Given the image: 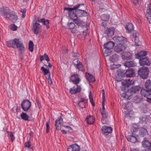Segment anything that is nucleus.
Listing matches in <instances>:
<instances>
[{
    "instance_id": "48",
    "label": "nucleus",
    "mask_w": 151,
    "mask_h": 151,
    "mask_svg": "<svg viewBox=\"0 0 151 151\" xmlns=\"http://www.w3.org/2000/svg\"><path fill=\"white\" fill-rule=\"evenodd\" d=\"M47 79L48 80V82L49 84L51 85L52 83V82L51 79L50 74H48V76L46 77Z\"/></svg>"
},
{
    "instance_id": "35",
    "label": "nucleus",
    "mask_w": 151,
    "mask_h": 151,
    "mask_svg": "<svg viewBox=\"0 0 151 151\" xmlns=\"http://www.w3.org/2000/svg\"><path fill=\"white\" fill-rule=\"evenodd\" d=\"M115 29L114 27L108 28L105 32V34L112 35L114 33Z\"/></svg>"
},
{
    "instance_id": "49",
    "label": "nucleus",
    "mask_w": 151,
    "mask_h": 151,
    "mask_svg": "<svg viewBox=\"0 0 151 151\" xmlns=\"http://www.w3.org/2000/svg\"><path fill=\"white\" fill-rule=\"evenodd\" d=\"M111 55V51L110 50L106 49L104 53V56H107Z\"/></svg>"
},
{
    "instance_id": "26",
    "label": "nucleus",
    "mask_w": 151,
    "mask_h": 151,
    "mask_svg": "<svg viewBox=\"0 0 151 151\" xmlns=\"http://www.w3.org/2000/svg\"><path fill=\"white\" fill-rule=\"evenodd\" d=\"M147 54V52L145 51H142L135 55L136 58L139 59L146 56Z\"/></svg>"
},
{
    "instance_id": "44",
    "label": "nucleus",
    "mask_w": 151,
    "mask_h": 151,
    "mask_svg": "<svg viewBox=\"0 0 151 151\" xmlns=\"http://www.w3.org/2000/svg\"><path fill=\"white\" fill-rule=\"evenodd\" d=\"M105 95H103L102 97V109L101 110V111H106L104 106L105 105Z\"/></svg>"
},
{
    "instance_id": "62",
    "label": "nucleus",
    "mask_w": 151,
    "mask_h": 151,
    "mask_svg": "<svg viewBox=\"0 0 151 151\" xmlns=\"http://www.w3.org/2000/svg\"><path fill=\"white\" fill-rule=\"evenodd\" d=\"M131 1L134 4H136L138 2V0H131Z\"/></svg>"
},
{
    "instance_id": "10",
    "label": "nucleus",
    "mask_w": 151,
    "mask_h": 151,
    "mask_svg": "<svg viewBox=\"0 0 151 151\" xmlns=\"http://www.w3.org/2000/svg\"><path fill=\"white\" fill-rule=\"evenodd\" d=\"M63 116L61 114L60 117L58 118L55 121V126L56 130H60L61 128V126L63 125V119L61 118Z\"/></svg>"
},
{
    "instance_id": "45",
    "label": "nucleus",
    "mask_w": 151,
    "mask_h": 151,
    "mask_svg": "<svg viewBox=\"0 0 151 151\" xmlns=\"http://www.w3.org/2000/svg\"><path fill=\"white\" fill-rule=\"evenodd\" d=\"M77 17L73 20V21L76 23L77 25H80L82 23V21H81L80 19L78 18Z\"/></svg>"
},
{
    "instance_id": "42",
    "label": "nucleus",
    "mask_w": 151,
    "mask_h": 151,
    "mask_svg": "<svg viewBox=\"0 0 151 151\" xmlns=\"http://www.w3.org/2000/svg\"><path fill=\"white\" fill-rule=\"evenodd\" d=\"M21 118L24 120L29 121V116H28L26 113L24 112H22L21 114Z\"/></svg>"
},
{
    "instance_id": "17",
    "label": "nucleus",
    "mask_w": 151,
    "mask_h": 151,
    "mask_svg": "<svg viewBox=\"0 0 151 151\" xmlns=\"http://www.w3.org/2000/svg\"><path fill=\"white\" fill-rule=\"evenodd\" d=\"M146 17L149 23L151 24V4H149L148 5Z\"/></svg>"
},
{
    "instance_id": "58",
    "label": "nucleus",
    "mask_w": 151,
    "mask_h": 151,
    "mask_svg": "<svg viewBox=\"0 0 151 151\" xmlns=\"http://www.w3.org/2000/svg\"><path fill=\"white\" fill-rule=\"evenodd\" d=\"M145 151H151V145L147 147L145 149Z\"/></svg>"
},
{
    "instance_id": "19",
    "label": "nucleus",
    "mask_w": 151,
    "mask_h": 151,
    "mask_svg": "<svg viewBox=\"0 0 151 151\" xmlns=\"http://www.w3.org/2000/svg\"><path fill=\"white\" fill-rule=\"evenodd\" d=\"M81 86L76 85L71 88L70 90V92L71 94L77 93L81 91Z\"/></svg>"
},
{
    "instance_id": "37",
    "label": "nucleus",
    "mask_w": 151,
    "mask_h": 151,
    "mask_svg": "<svg viewBox=\"0 0 151 151\" xmlns=\"http://www.w3.org/2000/svg\"><path fill=\"white\" fill-rule=\"evenodd\" d=\"M17 48H19V50L21 53L23 52L25 50V48L24 45L21 42L17 46Z\"/></svg>"
},
{
    "instance_id": "33",
    "label": "nucleus",
    "mask_w": 151,
    "mask_h": 151,
    "mask_svg": "<svg viewBox=\"0 0 151 151\" xmlns=\"http://www.w3.org/2000/svg\"><path fill=\"white\" fill-rule=\"evenodd\" d=\"M86 120L87 123L89 124H93L95 121L93 117L91 115L88 116L86 119Z\"/></svg>"
},
{
    "instance_id": "21",
    "label": "nucleus",
    "mask_w": 151,
    "mask_h": 151,
    "mask_svg": "<svg viewBox=\"0 0 151 151\" xmlns=\"http://www.w3.org/2000/svg\"><path fill=\"white\" fill-rule=\"evenodd\" d=\"M139 33L136 32H135L133 34V36L135 38V45L136 46H139L141 44V42L139 40Z\"/></svg>"
},
{
    "instance_id": "8",
    "label": "nucleus",
    "mask_w": 151,
    "mask_h": 151,
    "mask_svg": "<svg viewBox=\"0 0 151 151\" xmlns=\"http://www.w3.org/2000/svg\"><path fill=\"white\" fill-rule=\"evenodd\" d=\"M113 39L117 43L124 45L127 42V39L123 36H116L114 37Z\"/></svg>"
},
{
    "instance_id": "54",
    "label": "nucleus",
    "mask_w": 151,
    "mask_h": 151,
    "mask_svg": "<svg viewBox=\"0 0 151 151\" xmlns=\"http://www.w3.org/2000/svg\"><path fill=\"white\" fill-rule=\"evenodd\" d=\"M144 96L147 98V101L151 103V95H144Z\"/></svg>"
},
{
    "instance_id": "41",
    "label": "nucleus",
    "mask_w": 151,
    "mask_h": 151,
    "mask_svg": "<svg viewBox=\"0 0 151 151\" xmlns=\"http://www.w3.org/2000/svg\"><path fill=\"white\" fill-rule=\"evenodd\" d=\"M142 100L141 97H139L137 95H136L134 98L133 101L136 103H139Z\"/></svg>"
},
{
    "instance_id": "24",
    "label": "nucleus",
    "mask_w": 151,
    "mask_h": 151,
    "mask_svg": "<svg viewBox=\"0 0 151 151\" xmlns=\"http://www.w3.org/2000/svg\"><path fill=\"white\" fill-rule=\"evenodd\" d=\"M71 80L72 82L75 84H77L80 82V79L77 74L72 75L71 77Z\"/></svg>"
},
{
    "instance_id": "52",
    "label": "nucleus",
    "mask_w": 151,
    "mask_h": 151,
    "mask_svg": "<svg viewBox=\"0 0 151 151\" xmlns=\"http://www.w3.org/2000/svg\"><path fill=\"white\" fill-rule=\"evenodd\" d=\"M140 93L141 94H146L147 93H148V91L147 89L145 90V88H142Z\"/></svg>"
},
{
    "instance_id": "4",
    "label": "nucleus",
    "mask_w": 151,
    "mask_h": 151,
    "mask_svg": "<svg viewBox=\"0 0 151 151\" xmlns=\"http://www.w3.org/2000/svg\"><path fill=\"white\" fill-rule=\"evenodd\" d=\"M20 42L19 39L15 38L7 41L6 44L8 47L15 49L17 48V46Z\"/></svg>"
},
{
    "instance_id": "15",
    "label": "nucleus",
    "mask_w": 151,
    "mask_h": 151,
    "mask_svg": "<svg viewBox=\"0 0 151 151\" xmlns=\"http://www.w3.org/2000/svg\"><path fill=\"white\" fill-rule=\"evenodd\" d=\"M139 63L141 66L144 65H149L150 64V62L147 57L140 59L139 60Z\"/></svg>"
},
{
    "instance_id": "32",
    "label": "nucleus",
    "mask_w": 151,
    "mask_h": 151,
    "mask_svg": "<svg viewBox=\"0 0 151 151\" xmlns=\"http://www.w3.org/2000/svg\"><path fill=\"white\" fill-rule=\"evenodd\" d=\"M145 86L147 90L148 93H151V82L149 80H147L145 83Z\"/></svg>"
},
{
    "instance_id": "25",
    "label": "nucleus",
    "mask_w": 151,
    "mask_h": 151,
    "mask_svg": "<svg viewBox=\"0 0 151 151\" xmlns=\"http://www.w3.org/2000/svg\"><path fill=\"white\" fill-rule=\"evenodd\" d=\"M37 20L38 22H40L43 24L46 25L47 29L49 27L48 25L49 22L48 20L45 19V18L41 19L40 18H38L37 19Z\"/></svg>"
},
{
    "instance_id": "57",
    "label": "nucleus",
    "mask_w": 151,
    "mask_h": 151,
    "mask_svg": "<svg viewBox=\"0 0 151 151\" xmlns=\"http://www.w3.org/2000/svg\"><path fill=\"white\" fill-rule=\"evenodd\" d=\"M117 56L116 55H113L112 56V58H111V60H112L113 61H114L115 60H116V59H117Z\"/></svg>"
},
{
    "instance_id": "50",
    "label": "nucleus",
    "mask_w": 151,
    "mask_h": 151,
    "mask_svg": "<svg viewBox=\"0 0 151 151\" xmlns=\"http://www.w3.org/2000/svg\"><path fill=\"white\" fill-rule=\"evenodd\" d=\"M17 27L14 24H12L10 26V29L13 31L16 30Z\"/></svg>"
},
{
    "instance_id": "51",
    "label": "nucleus",
    "mask_w": 151,
    "mask_h": 151,
    "mask_svg": "<svg viewBox=\"0 0 151 151\" xmlns=\"http://www.w3.org/2000/svg\"><path fill=\"white\" fill-rule=\"evenodd\" d=\"M90 101L92 105L93 106H95V104L93 100V96L92 95H89Z\"/></svg>"
},
{
    "instance_id": "7",
    "label": "nucleus",
    "mask_w": 151,
    "mask_h": 151,
    "mask_svg": "<svg viewBox=\"0 0 151 151\" xmlns=\"http://www.w3.org/2000/svg\"><path fill=\"white\" fill-rule=\"evenodd\" d=\"M31 103L28 100L23 101L21 104V106L24 111H27L31 106Z\"/></svg>"
},
{
    "instance_id": "53",
    "label": "nucleus",
    "mask_w": 151,
    "mask_h": 151,
    "mask_svg": "<svg viewBox=\"0 0 151 151\" xmlns=\"http://www.w3.org/2000/svg\"><path fill=\"white\" fill-rule=\"evenodd\" d=\"M132 95H130L129 96H128V95H122V96L126 100H129L131 99Z\"/></svg>"
},
{
    "instance_id": "60",
    "label": "nucleus",
    "mask_w": 151,
    "mask_h": 151,
    "mask_svg": "<svg viewBox=\"0 0 151 151\" xmlns=\"http://www.w3.org/2000/svg\"><path fill=\"white\" fill-rule=\"evenodd\" d=\"M8 135H9L10 137L13 136V134L12 132H7Z\"/></svg>"
},
{
    "instance_id": "20",
    "label": "nucleus",
    "mask_w": 151,
    "mask_h": 151,
    "mask_svg": "<svg viewBox=\"0 0 151 151\" xmlns=\"http://www.w3.org/2000/svg\"><path fill=\"white\" fill-rule=\"evenodd\" d=\"M114 43L113 42L110 41L104 45V49L107 50H111L114 47Z\"/></svg>"
},
{
    "instance_id": "22",
    "label": "nucleus",
    "mask_w": 151,
    "mask_h": 151,
    "mask_svg": "<svg viewBox=\"0 0 151 151\" xmlns=\"http://www.w3.org/2000/svg\"><path fill=\"white\" fill-rule=\"evenodd\" d=\"M134 70L132 68H129L126 71L125 74L126 76L133 77L135 76Z\"/></svg>"
},
{
    "instance_id": "63",
    "label": "nucleus",
    "mask_w": 151,
    "mask_h": 151,
    "mask_svg": "<svg viewBox=\"0 0 151 151\" xmlns=\"http://www.w3.org/2000/svg\"><path fill=\"white\" fill-rule=\"evenodd\" d=\"M48 63V66L50 68H51L52 67V65L49 62H47Z\"/></svg>"
},
{
    "instance_id": "36",
    "label": "nucleus",
    "mask_w": 151,
    "mask_h": 151,
    "mask_svg": "<svg viewBox=\"0 0 151 151\" xmlns=\"http://www.w3.org/2000/svg\"><path fill=\"white\" fill-rule=\"evenodd\" d=\"M139 126L135 124H133L131 129V131L132 133H135L139 130Z\"/></svg>"
},
{
    "instance_id": "12",
    "label": "nucleus",
    "mask_w": 151,
    "mask_h": 151,
    "mask_svg": "<svg viewBox=\"0 0 151 151\" xmlns=\"http://www.w3.org/2000/svg\"><path fill=\"white\" fill-rule=\"evenodd\" d=\"M41 26L37 22H35L32 24V29L36 35H37L41 31Z\"/></svg>"
},
{
    "instance_id": "34",
    "label": "nucleus",
    "mask_w": 151,
    "mask_h": 151,
    "mask_svg": "<svg viewBox=\"0 0 151 151\" xmlns=\"http://www.w3.org/2000/svg\"><path fill=\"white\" fill-rule=\"evenodd\" d=\"M127 139L128 141L132 143H135L137 141L136 137L133 136V135H131L127 137Z\"/></svg>"
},
{
    "instance_id": "47",
    "label": "nucleus",
    "mask_w": 151,
    "mask_h": 151,
    "mask_svg": "<svg viewBox=\"0 0 151 151\" xmlns=\"http://www.w3.org/2000/svg\"><path fill=\"white\" fill-rule=\"evenodd\" d=\"M102 117L104 118H107L108 116V114L106 111H101Z\"/></svg>"
},
{
    "instance_id": "16",
    "label": "nucleus",
    "mask_w": 151,
    "mask_h": 151,
    "mask_svg": "<svg viewBox=\"0 0 151 151\" xmlns=\"http://www.w3.org/2000/svg\"><path fill=\"white\" fill-rule=\"evenodd\" d=\"M73 64L76 68L78 69L79 70L83 71V70L81 63L78 59H75L74 60Z\"/></svg>"
},
{
    "instance_id": "11",
    "label": "nucleus",
    "mask_w": 151,
    "mask_h": 151,
    "mask_svg": "<svg viewBox=\"0 0 151 151\" xmlns=\"http://www.w3.org/2000/svg\"><path fill=\"white\" fill-rule=\"evenodd\" d=\"M139 134L140 137H145L144 139H147L146 137L148 135V133L147 128H146L145 125L143 127L140 128Z\"/></svg>"
},
{
    "instance_id": "59",
    "label": "nucleus",
    "mask_w": 151,
    "mask_h": 151,
    "mask_svg": "<svg viewBox=\"0 0 151 151\" xmlns=\"http://www.w3.org/2000/svg\"><path fill=\"white\" fill-rule=\"evenodd\" d=\"M20 12L22 13H26V9L25 8L21 9H20Z\"/></svg>"
},
{
    "instance_id": "5",
    "label": "nucleus",
    "mask_w": 151,
    "mask_h": 151,
    "mask_svg": "<svg viewBox=\"0 0 151 151\" xmlns=\"http://www.w3.org/2000/svg\"><path fill=\"white\" fill-rule=\"evenodd\" d=\"M122 83L121 89L122 91H125L126 88H128L131 85L134 84V81L131 79L123 80L122 81Z\"/></svg>"
},
{
    "instance_id": "6",
    "label": "nucleus",
    "mask_w": 151,
    "mask_h": 151,
    "mask_svg": "<svg viewBox=\"0 0 151 151\" xmlns=\"http://www.w3.org/2000/svg\"><path fill=\"white\" fill-rule=\"evenodd\" d=\"M80 4L81 6L79 8L75 9V12L76 13L77 16L78 17H82L87 16V13L84 10V9L85 8V6L83 4Z\"/></svg>"
},
{
    "instance_id": "55",
    "label": "nucleus",
    "mask_w": 151,
    "mask_h": 151,
    "mask_svg": "<svg viewBox=\"0 0 151 151\" xmlns=\"http://www.w3.org/2000/svg\"><path fill=\"white\" fill-rule=\"evenodd\" d=\"M46 133H48L50 128L49 123V122H47L46 123Z\"/></svg>"
},
{
    "instance_id": "27",
    "label": "nucleus",
    "mask_w": 151,
    "mask_h": 151,
    "mask_svg": "<svg viewBox=\"0 0 151 151\" xmlns=\"http://www.w3.org/2000/svg\"><path fill=\"white\" fill-rule=\"evenodd\" d=\"M86 78L90 82H93L95 81V77L92 75L88 73L87 72L86 73Z\"/></svg>"
},
{
    "instance_id": "18",
    "label": "nucleus",
    "mask_w": 151,
    "mask_h": 151,
    "mask_svg": "<svg viewBox=\"0 0 151 151\" xmlns=\"http://www.w3.org/2000/svg\"><path fill=\"white\" fill-rule=\"evenodd\" d=\"M68 27L73 33L77 32L78 31L77 27H76L75 24L73 23L70 22L68 23Z\"/></svg>"
},
{
    "instance_id": "9",
    "label": "nucleus",
    "mask_w": 151,
    "mask_h": 151,
    "mask_svg": "<svg viewBox=\"0 0 151 151\" xmlns=\"http://www.w3.org/2000/svg\"><path fill=\"white\" fill-rule=\"evenodd\" d=\"M87 102L88 99L79 96L77 104L79 107L83 108L85 107L86 104L87 103Z\"/></svg>"
},
{
    "instance_id": "29",
    "label": "nucleus",
    "mask_w": 151,
    "mask_h": 151,
    "mask_svg": "<svg viewBox=\"0 0 151 151\" xmlns=\"http://www.w3.org/2000/svg\"><path fill=\"white\" fill-rule=\"evenodd\" d=\"M124 66L128 68L134 67L136 66L137 64L133 61H127L124 63Z\"/></svg>"
},
{
    "instance_id": "38",
    "label": "nucleus",
    "mask_w": 151,
    "mask_h": 151,
    "mask_svg": "<svg viewBox=\"0 0 151 151\" xmlns=\"http://www.w3.org/2000/svg\"><path fill=\"white\" fill-rule=\"evenodd\" d=\"M40 70L43 72L44 75L46 77L48 76V74H50L49 69L45 68L44 67H42L41 68Z\"/></svg>"
},
{
    "instance_id": "46",
    "label": "nucleus",
    "mask_w": 151,
    "mask_h": 151,
    "mask_svg": "<svg viewBox=\"0 0 151 151\" xmlns=\"http://www.w3.org/2000/svg\"><path fill=\"white\" fill-rule=\"evenodd\" d=\"M33 42L32 41H29V50L31 52L33 51Z\"/></svg>"
},
{
    "instance_id": "61",
    "label": "nucleus",
    "mask_w": 151,
    "mask_h": 151,
    "mask_svg": "<svg viewBox=\"0 0 151 151\" xmlns=\"http://www.w3.org/2000/svg\"><path fill=\"white\" fill-rule=\"evenodd\" d=\"M36 101H37V105H38L39 108H41V105L39 101H38L37 99L36 100Z\"/></svg>"
},
{
    "instance_id": "1",
    "label": "nucleus",
    "mask_w": 151,
    "mask_h": 151,
    "mask_svg": "<svg viewBox=\"0 0 151 151\" xmlns=\"http://www.w3.org/2000/svg\"><path fill=\"white\" fill-rule=\"evenodd\" d=\"M0 13L7 20H9L12 22H15L18 19L17 15L14 13H10V9L7 7L0 8Z\"/></svg>"
},
{
    "instance_id": "23",
    "label": "nucleus",
    "mask_w": 151,
    "mask_h": 151,
    "mask_svg": "<svg viewBox=\"0 0 151 151\" xmlns=\"http://www.w3.org/2000/svg\"><path fill=\"white\" fill-rule=\"evenodd\" d=\"M150 117L148 116L144 115L140 118V123L146 124L150 120Z\"/></svg>"
},
{
    "instance_id": "43",
    "label": "nucleus",
    "mask_w": 151,
    "mask_h": 151,
    "mask_svg": "<svg viewBox=\"0 0 151 151\" xmlns=\"http://www.w3.org/2000/svg\"><path fill=\"white\" fill-rule=\"evenodd\" d=\"M109 15L108 14H103L101 15V19L104 21H108L109 19Z\"/></svg>"
},
{
    "instance_id": "40",
    "label": "nucleus",
    "mask_w": 151,
    "mask_h": 151,
    "mask_svg": "<svg viewBox=\"0 0 151 151\" xmlns=\"http://www.w3.org/2000/svg\"><path fill=\"white\" fill-rule=\"evenodd\" d=\"M146 139H145L144 141L142 142V145L143 147H146V148L147 147L151 146V142Z\"/></svg>"
},
{
    "instance_id": "39",
    "label": "nucleus",
    "mask_w": 151,
    "mask_h": 151,
    "mask_svg": "<svg viewBox=\"0 0 151 151\" xmlns=\"http://www.w3.org/2000/svg\"><path fill=\"white\" fill-rule=\"evenodd\" d=\"M44 60H45L47 62L50 61V58L47 55L46 53H45L43 55L41 56L40 57V60L41 61H42Z\"/></svg>"
},
{
    "instance_id": "30",
    "label": "nucleus",
    "mask_w": 151,
    "mask_h": 151,
    "mask_svg": "<svg viewBox=\"0 0 151 151\" xmlns=\"http://www.w3.org/2000/svg\"><path fill=\"white\" fill-rule=\"evenodd\" d=\"M122 57L124 59H130L132 58V55L130 52H124L122 53Z\"/></svg>"
},
{
    "instance_id": "14",
    "label": "nucleus",
    "mask_w": 151,
    "mask_h": 151,
    "mask_svg": "<svg viewBox=\"0 0 151 151\" xmlns=\"http://www.w3.org/2000/svg\"><path fill=\"white\" fill-rule=\"evenodd\" d=\"M114 49L115 51L116 52H119L125 50V47L124 44L117 43V45L115 46Z\"/></svg>"
},
{
    "instance_id": "64",
    "label": "nucleus",
    "mask_w": 151,
    "mask_h": 151,
    "mask_svg": "<svg viewBox=\"0 0 151 151\" xmlns=\"http://www.w3.org/2000/svg\"><path fill=\"white\" fill-rule=\"evenodd\" d=\"M62 132L64 134H66L67 133L66 132L65 130H61Z\"/></svg>"
},
{
    "instance_id": "3",
    "label": "nucleus",
    "mask_w": 151,
    "mask_h": 151,
    "mask_svg": "<svg viewBox=\"0 0 151 151\" xmlns=\"http://www.w3.org/2000/svg\"><path fill=\"white\" fill-rule=\"evenodd\" d=\"M149 70L147 67H143L138 70V75L143 79H146L148 76Z\"/></svg>"
},
{
    "instance_id": "56",
    "label": "nucleus",
    "mask_w": 151,
    "mask_h": 151,
    "mask_svg": "<svg viewBox=\"0 0 151 151\" xmlns=\"http://www.w3.org/2000/svg\"><path fill=\"white\" fill-rule=\"evenodd\" d=\"M25 147H29L31 145V142L29 141H28L27 142H25Z\"/></svg>"
},
{
    "instance_id": "13",
    "label": "nucleus",
    "mask_w": 151,
    "mask_h": 151,
    "mask_svg": "<svg viewBox=\"0 0 151 151\" xmlns=\"http://www.w3.org/2000/svg\"><path fill=\"white\" fill-rule=\"evenodd\" d=\"M112 131V128L107 126H104L102 127V132L103 134L107 135L109 134Z\"/></svg>"
},
{
    "instance_id": "2",
    "label": "nucleus",
    "mask_w": 151,
    "mask_h": 151,
    "mask_svg": "<svg viewBox=\"0 0 151 151\" xmlns=\"http://www.w3.org/2000/svg\"><path fill=\"white\" fill-rule=\"evenodd\" d=\"M81 5L78 4L74 6L73 8H64L65 10H67L68 11L69 16L71 19L73 20L75 18L77 17L78 16L76 13H74L75 9H76L80 7Z\"/></svg>"
},
{
    "instance_id": "28",
    "label": "nucleus",
    "mask_w": 151,
    "mask_h": 151,
    "mask_svg": "<svg viewBox=\"0 0 151 151\" xmlns=\"http://www.w3.org/2000/svg\"><path fill=\"white\" fill-rule=\"evenodd\" d=\"M125 28L126 30V32L128 33L131 32L134 29L133 24L131 23H128L126 25Z\"/></svg>"
},
{
    "instance_id": "31",
    "label": "nucleus",
    "mask_w": 151,
    "mask_h": 151,
    "mask_svg": "<svg viewBox=\"0 0 151 151\" xmlns=\"http://www.w3.org/2000/svg\"><path fill=\"white\" fill-rule=\"evenodd\" d=\"M140 87L139 86H134L132 87L129 90V91L131 93H136L140 89Z\"/></svg>"
}]
</instances>
